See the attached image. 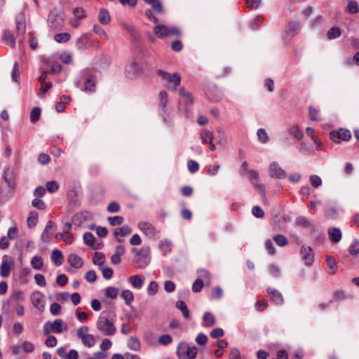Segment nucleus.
<instances>
[{"mask_svg": "<svg viewBox=\"0 0 359 359\" xmlns=\"http://www.w3.org/2000/svg\"><path fill=\"white\" fill-rule=\"evenodd\" d=\"M116 315L114 311H103L96 322L97 329L104 336H113L116 332Z\"/></svg>", "mask_w": 359, "mask_h": 359, "instance_id": "1", "label": "nucleus"}, {"mask_svg": "<svg viewBox=\"0 0 359 359\" xmlns=\"http://www.w3.org/2000/svg\"><path fill=\"white\" fill-rule=\"evenodd\" d=\"M156 74L165 82L164 86L170 90L175 91L177 86L180 85L181 77L177 73L170 74L163 70L158 69Z\"/></svg>", "mask_w": 359, "mask_h": 359, "instance_id": "2", "label": "nucleus"}, {"mask_svg": "<svg viewBox=\"0 0 359 359\" xmlns=\"http://www.w3.org/2000/svg\"><path fill=\"white\" fill-rule=\"evenodd\" d=\"M140 255L135 256L133 262L135 266L138 269H145L150 263L151 261V249L148 245H144L141 248Z\"/></svg>", "mask_w": 359, "mask_h": 359, "instance_id": "3", "label": "nucleus"}, {"mask_svg": "<svg viewBox=\"0 0 359 359\" xmlns=\"http://www.w3.org/2000/svg\"><path fill=\"white\" fill-rule=\"evenodd\" d=\"M198 353L197 348L190 346L187 342H180L177 347L176 353L180 359H194Z\"/></svg>", "mask_w": 359, "mask_h": 359, "instance_id": "4", "label": "nucleus"}, {"mask_svg": "<svg viewBox=\"0 0 359 359\" xmlns=\"http://www.w3.org/2000/svg\"><path fill=\"white\" fill-rule=\"evenodd\" d=\"M144 1L150 5L151 9H147L145 11V15L153 22L158 23V19L154 15V12L158 14H163L165 10L160 0H144Z\"/></svg>", "mask_w": 359, "mask_h": 359, "instance_id": "5", "label": "nucleus"}, {"mask_svg": "<svg viewBox=\"0 0 359 359\" xmlns=\"http://www.w3.org/2000/svg\"><path fill=\"white\" fill-rule=\"evenodd\" d=\"M158 108L160 114L163 121L166 122L169 119V112L167 109V104L168 101V93L164 90H161L158 93Z\"/></svg>", "mask_w": 359, "mask_h": 359, "instance_id": "6", "label": "nucleus"}, {"mask_svg": "<svg viewBox=\"0 0 359 359\" xmlns=\"http://www.w3.org/2000/svg\"><path fill=\"white\" fill-rule=\"evenodd\" d=\"M16 34L18 37L20 45H22L25 41V34L26 31L25 18L22 13L18 14L15 18Z\"/></svg>", "mask_w": 359, "mask_h": 359, "instance_id": "7", "label": "nucleus"}, {"mask_svg": "<svg viewBox=\"0 0 359 359\" xmlns=\"http://www.w3.org/2000/svg\"><path fill=\"white\" fill-rule=\"evenodd\" d=\"M330 139L337 143L341 141H348L351 137L350 130L347 129L340 128L338 130H332L330 133Z\"/></svg>", "mask_w": 359, "mask_h": 359, "instance_id": "8", "label": "nucleus"}, {"mask_svg": "<svg viewBox=\"0 0 359 359\" xmlns=\"http://www.w3.org/2000/svg\"><path fill=\"white\" fill-rule=\"evenodd\" d=\"M249 180L255 189L262 196H265L266 190L263 184L259 182V174L256 170H250L248 172Z\"/></svg>", "mask_w": 359, "mask_h": 359, "instance_id": "9", "label": "nucleus"}, {"mask_svg": "<svg viewBox=\"0 0 359 359\" xmlns=\"http://www.w3.org/2000/svg\"><path fill=\"white\" fill-rule=\"evenodd\" d=\"M127 74L130 77H133L137 75L140 74L142 71V65L140 62H139L137 60L134 59L131 63L128 65L126 67Z\"/></svg>", "mask_w": 359, "mask_h": 359, "instance_id": "10", "label": "nucleus"}, {"mask_svg": "<svg viewBox=\"0 0 359 359\" xmlns=\"http://www.w3.org/2000/svg\"><path fill=\"white\" fill-rule=\"evenodd\" d=\"M302 259L306 266H311L313 263L314 254L310 246L302 245L300 250Z\"/></svg>", "mask_w": 359, "mask_h": 359, "instance_id": "11", "label": "nucleus"}, {"mask_svg": "<svg viewBox=\"0 0 359 359\" xmlns=\"http://www.w3.org/2000/svg\"><path fill=\"white\" fill-rule=\"evenodd\" d=\"M269 173L272 178L284 179L286 177V172L283 170L277 162H272L269 165Z\"/></svg>", "mask_w": 359, "mask_h": 359, "instance_id": "12", "label": "nucleus"}, {"mask_svg": "<svg viewBox=\"0 0 359 359\" xmlns=\"http://www.w3.org/2000/svg\"><path fill=\"white\" fill-rule=\"evenodd\" d=\"M139 229L150 238H155L157 231L156 228L150 223L141 222L138 224Z\"/></svg>", "mask_w": 359, "mask_h": 359, "instance_id": "13", "label": "nucleus"}, {"mask_svg": "<svg viewBox=\"0 0 359 359\" xmlns=\"http://www.w3.org/2000/svg\"><path fill=\"white\" fill-rule=\"evenodd\" d=\"M57 229V225L52 221H48L41 234V240L44 243H48L51 239V236Z\"/></svg>", "mask_w": 359, "mask_h": 359, "instance_id": "14", "label": "nucleus"}, {"mask_svg": "<svg viewBox=\"0 0 359 359\" xmlns=\"http://www.w3.org/2000/svg\"><path fill=\"white\" fill-rule=\"evenodd\" d=\"M93 217V214L88 211H84L81 212H79L76 214L72 219L73 223L78 226H81L85 222L90 220Z\"/></svg>", "mask_w": 359, "mask_h": 359, "instance_id": "15", "label": "nucleus"}, {"mask_svg": "<svg viewBox=\"0 0 359 359\" xmlns=\"http://www.w3.org/2000/svg\"><path fill=\"white\" fill-rule=\"evenodd\" d=\"M131 232V228L128 225L125 224L120 228L115 229L114 236L118 243H122L123 241V238L128 236Z\"/></svg>", "mask_w": 359, "mask_h": 359, "instance_id": "16", "label": "nucleus"}, {"mask_svg": "<svg viewBox=\"0 0 359 359\" xmlns=\"http://www.w3.org/2000/svg\"><path fill=\"white\" fill-rule=\"evenodd\" d=\"M179 94L180 95V103L181 104H184L187 108L194 103V97L185 88H181L179 90Z\"/></svg>", "mask_w": 359, "mask_h": 359, "instance_id": "17", "label": "nucleus"}, {"mask_svg": "<svg viewBox=\"0 0 359 359\" xmlns=\"http://www.w3.org/2000/svg\"><path fill=\"white\" fill-rule=\"evenodd\" d=\"M267 293L270 299L276 304H282L283 303V297L280 291L273 287L267 288Z\"/></svg>", "mask_w": 359, "mask_h": 359, "instance_id": "18", "label": "nucleus"}, {"mask_svg": "<svg viewBox=\"0 0 359 359\" xmlns=\"http://www.w3.org/2000/svg\"><path fill=\"white\" fill-rule=\"evenodd\" d=\"M42 298L43 294L40 292H34L31 294V301L33 306L41 311H42L44 308Z\"/></svg>", "mask_w": 359, "mask_h": 359, "instance_id": "19", "label": "nucleus"}, {"mask_svg": "<svg viewBox=\"0 0 359 359\" xmlns=\"http://www.w3.org/2000/svg\"><path fill=\"white\" fill-rule=\"evenodd\" d=\"M8 257L7 255H4L0 266V275L4 278L9 276L11 273V263L8 262Z\"/></svg>", "mask_w": 359, "mask_h": 359, "instance_id": "20", "label": "nucleus"}, {"mask_svg": "<svg viewBox=\"0 0 359 359\" xmlns=\"http://www.w3.org/2000/svg\"><path fill=\"white\" fill-rule=\"evenodd\" d=\"M54 333L60 334L67 330L68 326L67 323L60 318L55 319L53 321Z\"/></svg>", "mask_w": 359, "mask_h": 359, "instance_id": "21", "label": "nucleus"}, {"mask_svg": "<svg viewBox=\"0 0 359 359\" xmlns=\"http://www.w3.org/2000/svg\"><path fill=\"white\" fill-rule=\"evenodd\" d=\"M67 262L75 269H80L83 265L82 258L76 254H70L68 257Z\"/></svg>", "mask_w": 359, "mask_h": 359, "instance_id": "22", "label": "nucleus"}, {"mask_svg": "<svg viewBox=\"0 0 359 359\" xmlns=\"http://www.w3.org/2000/svg\"><path fill=\"white\" fill-rule=\"evenodd\" d=\"M216 323L215 316L210 312H205L203 316V326L211 327Z\"/></svg>", "mask_w": 359, "mask_h": 359, "instance_id": "23", "label": "nucleus"}, {"mask_svg": "<svg viewBox=\"0 0 359 359\" xmlns=\"http://www.w3.org/2000/svg\"><path fill=\"white\" fill-rule=\"evenodd\" d=\"M98 20L102 25H108L111 22V15L105 8H100L99 11Z\"/></svg>", "mask_w": 359, "mask_h": 359, "instance_id": "24", "label": "nucleus"}, {"mask_svg": "<svg viewBox=\"0 0 359 359\" xmlns=\"http://www.w3.org/2000/svg\"><path fill=\"white\" fill-rule=\"evenodd\" d=\"M287 133L293 137L295 141L300 140L304 135L297 125H293L291 128H288Z\"/></svg>", "mask_w": 359, "mask_h": 359, "instance_id": "25", "label": "nucleus"}, {"mask_svg": "<svg viewBox=\"0 0 359 359\" xmlns=\"http://www.w3.org/2000/svg\"><path fill=\"white\" fill-rule=\"evenodd\" d=\"M328 235L331 241L334 243H337L341 239V232L339 228H330Z\"/></svg>", "mask_w": 359, "mask_h": 359, "instance_id": "26", "label": "nucleus"}, {"mask_svg": "<svg viewBox=\"0 0 359 359\" xmlns=\"http://www.w3.org/2000/svg\"><path fill=\"white\" fill-rule=\"evenodd\" d=\"M129 281L131 285L136 289L142 288L144 284V279L140 275L131 276L130 277Z\"/></svg>", "mask_w": 359, "mask_h": 359, "instance_id": "27", "label": "nucleus"}, {"mask_svg": "<svg viewBox=\"0 0 359 359\" xmlns=\"http://www.w3.org/2000/svg\"><path fill=\"white\" fill-rule=\"evenodd\" d=\"M3 40L5 43L10 46L12 48H14L15 46V39L14 37L13 34L11 31L8 29H6L4 32Z\"/></svg>", "mask_w": 359, "mask_h": 359, "instance_id": "28", "label": "nucleus"}, {"mask_svg": "<svg viewBox=\"0 0 359 359\" xmlns=\"http://www.w3.org/2000/svg\"><path fill=\"white\" fill-rule=\"evenodd\" d=\"M50 258L56 266H60L63 262V255L60 250H53L51 252Z\"/></svg>", "mask_w": 359, "mask_h": 359, "instance_id": "29", "label": "nucleus"}, {"mask_svg": "<svg viewBox=\"0 0 359 359\" xmlns=\"http://www.w3.org/2000/svg\"><path fill=\"white\" fill-rule=\"evenodd\" d=\"M82 90L89 93H94L95 91V82L92 77L85 79L84 88Z\"/></svg>", "mask_w": 359, "mask_h": 359, "instance_id": "30", "label": "nucleus"}, {"mask_svg": "<svg viewBox=\"0 0 359 359\" xmlns=\"http://www.w3.org/2000/svg\"><path fill=\"white\" fill-rule=\"evenodd\" d=\"M3 178L8 184L9 187H15V182L13 177V172L9 168H7L6 170H4Z\"/></svg>", "mask_w": 359, "mask_h": 359, "instance_id": "31", "label": "nucleus"}, {"mask_svg": "<svg viewBox=\"0 0 359 359\" xmlns=\"http://www.w3.org/2000/svg\"><path fill=\"white\" fill-rule=\"evenodd\" d=\"M158 248L162 251L163 255H166L172 250V243L168 240H162L158 243Z\"/></svg>", "mask_w": 359, "mask_h": 359, "instance_id": "32", "label": "nucleus"}, {"mask_svg": "<svg viewBox=\"0 0 359 359\" xmlns=\"http://www.w3.org/2000/svg\"><path fill=\"white\" fill-rule=\"evenodd\" d=\"M105 262L104 254L102 252H95L93 258V263L100 267L104 266Z\"/></svg>", "mask_w": 359, "mask_h": 359, "instance_id": "33", "label": "nucleus"}, {"mask_svg": "<svg viewBox=\"0 0 359 359\" xmlns=\"http://www.w3.org/2000/svg\"><path fill=\"white\" fill-rule=\"evenodd\" d=\"M121 297L124 299L125 304L127 306H130L134 300V294L129 290H123L121 293Z\"/></svg>", "mask_w": 359, "mask_h": 359, "instance_id": "34", "label": "nucleus"}, {"mask_svg": "<svg viewBox=\"0 0 359 359\" xmlns=\"http://www.w3.org/2000/svg\"><path fill=\"white\" fill-rule=\"evenodd\" d=\"M154 32L158 38L166 37L167 26L157 24L154 28Z\"/></svg>", "mask_w": 359, "mask_h": 359, "instance_id": "35", "label": "nucleus"}, {"mask_svg": "<svg viewBox=\"0 0 359 359\" xmlns=\"http://www.w3.org/2000/svg\"><path fill=\"white\" fill-rule=\"evenodd\" d=\"M341 34L342 31L339 27H332L328 30L327 33V36L328 39L332 40L339 38L341 35Z\"/></svg>", "mask_w": 359, "mask_h": 359, "instance_id": "36", "label": "nucleus"}, {"mask_svg": "<svg viewBox=\"0 0 359 359\" xmlns=\"http://www.w3.org/2000/svg\"><path fill=\"white\" fill-rule=\"evenodd\" d=\"M176 308L182 311V313L185 318H189L190 316L189 310L186 304V303L183 301H177L176 302Z\"/></svg>", "mask_w": 359, "mask_h": 359, "instance_id": "37", "label": "nucleus"}, {"mask_svg": "<svg viewBox=\"0 0 359 359\" xmlns=\"http://www.w3.org/2000/svg\"><path fill=\"white\" fill-rule=\"evenodd\" d=\"M81 340L83 345L88 348L93 347L95 344V339L91 334L85 335Z\"/></svg>", "mask_w": 359, "mask_h": 359, "instance_id": "38", "label": "nucleus"}, {"mask_svg": "<svg viewBox=\"0 0 359 359\" xmlns=\"http://www.w3.org/2000/svg\"><path fill=\"white\" fill-rule=\"evenodd\" d=\"M326 261L329 268V273L331 275L334 274L337 269V262L334 258L332 256H327Z\"/></svg>", "mask_w": 359, "mask_h": 359, "instance_id": "39", "label": "nucleus"}, {"mask_svg": "<svg viewBox=\"0 0 359 359\" xmlns=\"http://www.w3.org/2000/svg\"><path fill=\"white\" fill-rule=\"evenodd\" d=\"M128 346L133 351H139L140 348V341L136 338L131 337L128 341Z\"/></svg>", "mask_w": 359, "mask_h": 359, "instance_id": "40", "label": "nucleus"}, {"mask_svg": "<svg viewBox=\"0 0 359 359\" xmlns=\"http://www.w3.org/2000/svg\"><path fill=\"white\" fill-rule=\"evenodd\" d=\"M118 294V289L112 286L107 287L105 290V296L107 298L115 299Z\"/></svg>", "mask_w": 359, "mask_h": 359, "instance_id": "41", "label": "nucleus"}, {"mask_svg": "<svg viewBox=\"0 0 359 359\" xmlns=\"http://www.w3.org/2000/svg\"><path fill=\"white\" fill-rule=\"evenodd\" d=\"M296 224L303 228H309L311 226L310 221L304 216H299L296 218Z\"/></svg>", "mask_w": 359, "mask_h": 359, "instance_id": "42", "label": "nucleus"}, {"mask_svg": "<svg viewBox=\"0 0 359 359\" xmlns=\"http://www.w3.org/2000/svg\"><path fill=\"white\" fill-rule=\"evenodd\" d=\"M273 239L280 247H284L288 244L287 238L282 234L275 235Z\"/></svg>", "mask_w": 359, "mask_h": 359, "instance_id": "43", "label": "nucleus"}, {"mask_svg": "<svg viewBox=\"0 0 359 359\" xmlns=\"http://www.w3.org/2000/svg\"><path fill=\"white\" fill-rule=\"evenodd\" d=\"M38 219V214L36 212L32 211L29 214L27 219V226L29 227L34 226L36 224Z\"/></svg>", "mask_w": 359, "mask_h": 359, "instance_id": "44", "label": "nucleus"}, {"mask_svg": "<svg viewBox=\"0 0 359 359\" xmlns=\"http://www.w3.org/2000/svg\"><path fill=\"white\" fill-rule=\"evenodd\" d=\"M201 137L203 143L209 144L211 143V142H212L213 135L212 132L209 130H203L201 134Z\"/></svg>", "mask_w": 359, "mask_h": 359, "instance_id": "45", "label": "nucleus"}, {"mask_svg": "<svg viewBox=\"0 0 359 359\" xmlns=\"http://www.w3.org/2000/svg\"><path fill=\"white\" fill-rule=\"evenodd\" d=\"M346 11L351 14H356L359 12L358 4L355 1H351L346 7Z\"/></svg>", "mask_w": 359, "mask_h": 359, "instance_id": "46", "label": "nucleus"}, {"mask_svg": "<svg viewBox=\"0 0 359 359\" xmlns=\"http://www.w3.org/2000/svg\"><path fill=\"white\" fill-rule=\"evenodd\" d=\"M43 264V262L42 257H39V256L34 257L31 261L32 266L34 269H37V270H39L42 268Z\"/></svg>", "mask_w": 359, "mask_h": 359, "instance_id": "47", "label": "nucleus"}, {"mask_svg": "<svg viewBox=\"0 0 359 359\" xmlns=\"http://www.w3.org/2000/svg\"><path fill=\"white\" fill-rule=\"evenodd\" d=\"M54 39L58 43H65L70 39V34L67 32L56 34Z\"/></svg>", "mask_w": 359, "mask_h": 359, "instance_id": "48", "label": "nucleus"}, {"mask_svg": "<svg viewBox=\"0 0 359 359\" xmlns=\"http://www.w3.org/2000/svg\"><path fill=\"white\" fill-rule=\"evenodd\" d=\"M41 109L39 107H34L30 113V121L33 123H36L40 118Z\"/></svg>", "mask_w": 359, "mask_h": 359, "instance_id": "49", "label": "nucleus"}, {"mask_svg": "<svg viewBox=\"0 0 359 359\" xmlns=\"http://www.w3.org/2000/svg\"><path fill=\"white\" fill-rule=\"evenodd\" d=\"M83 242L89 245L92 246L94 244L95 238L93 234L90 232H86L83 236Z\"/></svg>", "mask_w": 359, "mask_h": 359, "instance_id": "50", "label": "nucleus"}, {"mask_svg": "<svg viewBox=\"0 0 359 359\" xmlns=\"http://www.w3.org/2000/svg\"><path fill=\"white\" fill-rule=\"evenodd\" d=\"M187 168L191 173H196L199 170L198 163L194 160H189L187 162Z\"/></svg>", "mask_w": 359, "mask_h": 359, "instance_id": "51", "label": "nucleus"}, {"mask_svg": "<svg viewBox=\"0 0 359 359\" xmlns=\"http://www.w3.org/2000/svg\"><path fill=\"white\" fill-rule=\"evenodd\" d=\"M257 136L259 137V140L262 143H266L269 142V138L268 134H267L266 131L265 130V129H264V128L258 129Z\"/></svg>", "mask_w": 359, "mask_h": 359, "instance_id": "52", "label": "nucleus"}, {"mask_svg": "<svg viewBox=\"0 0 359 359\" xmlns=\"http://www.w3.org/2000/svg\"><path fill=\"white\" fill-rule=\"evenodd\" d=\"M46 189L48 192L54 193L59 189V184L57 181H49L46 183Z\"/></svg>", "mask_w": 359, "mask_h": 359, "instance_id": "53", "label": "nucleus"}, {"mask_svg": "<svg viewBox=\"0 0 359 359\" xmlns=\"http://www.w3.org/2000/svg\"><path fill=\"white\" fill-rule=\"evenodd\" d=\"M158 290V285L156 281H151L147 288V293L149 295H154Z\"/></svg>", "mask_w": 359, "mask_h": 359, "instance_id": "54", "label": "nucleus"}, {"mask_svg": "<svg viewBox=\"0 0 359 359\" xmlns=\"http://www.w3.org/2000/svg\"><path fill=\"white\" fill-rule=\"evenodd\" d=\"M99 269L102 271V276L105 279L108 280V279H110L112 278L113 274H114V271L111 268L104 267V266H102V267H100Z\"/></svg>", "mask_w": 359, "mask_h": 359, "instance_id": "55", "label": "nucleus"}, {"mask_svg": "<svg viewBox=\"0 0 359 359\" xmlns=\"http://www.w3.org/2000/svg\"><path fill=\"white\" fill-rule=\"evenodd\" d=\"M123 217L121 216H114L108 217V222L111 226L121 225L123 222Z\"/></svg>", "mask_w": 359, "mask_h": 359, "instance_id": "56", "label": "nucleus"}, {"mask_svg": "<svg viewBox=\"0 0 359 359\" xmlns=\"http://www.w3.org/2000/svg\"><path fill=\"white\" fill-rule=\"evenodd\" d=\"M349 253L351 255L359 256V241H355L350 246L348 249Z\"/></svg>", "mask_w": 359, "mask_h": 359, "instance_id": "57", "label": "nucleus"}, {"mask_svg": "<svg viewBox=\"0 0 359 359\" xmlns=\"http://www.w3.org/2000/svg\"><path fill=\"white\" fill-rule=\"evenodd\" d=\"M43 332L45 335L48 336L50 333H54L53 325L52 321H47L44 323L43 326Z\"/></svg>", "mask_w": 359, "mask_h": 359, "instance_id": "58", "label": "nucleus"}, {"mask_svg": "<svg viewBox=\"0 0 359 359\" xmlns=\"http://www.w3.org/2000/svg\"><path fill=\"white\" fill-rule=\"evenodd\" d=\"M43 332L45 335L48 336L50 333H54L53 325L52 321H47L44 323L43 326Z\"/></svg>", "mask_w": 359, "mask_h": 359, "instance_id": "59", "label": "nucleus"}, {"mask_svg": "<svg viewBox=\"0 0 359 359\" xmlns=\"http://www.w3.org/2000/svg\"><path fill=\"white\" fill-rule=\"evenodd\" d=\"M29 43L30 48L32 50H35L38 47L37 39L36 38L34 33L32 32H29Z\"/></svg>", "mask_w": 359, "mask_h": 359, "instance_id": "60", "label": "nucleus"}, {"mask_svg": "<svg viewBox=\"0 0 359 359\" xmlns=\"http://www.w3.org/2000/svg\"><path fill=\"white\" fill-rule=\"evenodd\" d=\"M310 182L314 188H318L322 185L321 178L316 175H311L310 177Z\"/></svg>", "mask_w": 359, "mask_h": 359, "instance_id": "61", "label": "nucleus"}, {"mask_svg": "<svg viewBox=\"0 0 359 359\" xmlns=\"http://www.w3.org/2000/svg\"><path fill=\"white\" fill-rule=\"evenodd\" d=\"M93 32L99 35L100 37H102L104 39L107 38V34L104 29L99 25L95 24L93 26Z\"/></svg>", "mask_w": 359, "mask_h": 359, "instance_id": "62", "label": "nucleus"}, {"mask_svg": "<svg viewBox=\"0 0 359 359\" xmlns=\"http://www.w3.org/2000/svg\"><path fill=\"white\" fill-rule=\"evenodd\" d=\"M203 285H204V284H203V280L200 278H198L193 283L192 291L194 292H198L202 290V288L203 287Z\"/></svg>", "mask_w": 359, "mask_h": 359, "instance_id": "63", "label": "nucleus"}, {"mask_svg": "<svg viewBox=\"0 0 359 359\" xmlns=\"http://www.w3.org/2000/svg\"><path fill=\"white\" fill-rule=\"evenodd\" d=\"M325 214L326 217L330 219H336L337 217V211L334 207L327 208Z\"/></svg>", "mask_w": 359, "mask_h": 359, "instance_id": "64", "label": "nucleus"}]
</instances>
